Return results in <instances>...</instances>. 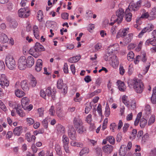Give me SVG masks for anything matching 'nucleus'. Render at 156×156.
Returning a JSON list of instances; mask_svg holds the SVG:
<instances>
[{
	"label": "nucleus",
	"mask_w": 156,
	"mask_h": 156,
	"mask_svg": "<svg viewBox=\"0 0 156 156\" xmlns=\"http://www.w3.org/2000/svg\"><path fill=\"white\" fill-rule=\"evenodd\" d=\"M22 129L20 126L16 127L13 131L14 134L15 135L19 136L21 132Z\"/></svg>",
	"instance_id": "obj_29"
},
{
	"label": "nucleus",
	"mask_w": 156,
	"mask_h": 156,
	"mask_svg": "<svg viewBox=\"0 0 156 156\" xmlns=\"http://www.w3.org/2000/svg\"><path fill=\"white\" fill-rule=\"evenodd\" d=\"M9 81L5 75L2 74L0 77V84L2 87L5 88V87H7L9 86Z\"/></svg>",
	"instance_id": "obj_7"
},
{
	"label": "nucleus",
	"mask_w": 156,
	"mask_h": 156,
	"mask_svg": "<svg viewBox=\"0 0 156 156\" xmlns=\"http://www.w3.org/2000/svg\"><path fill=\"white\" fill-rule=\"evenodd\" d=\"M37 82L35 78L33 77L32 78L30 84L33 87H35L37 84Z\"/></svg>",
	"instance_id": "obj_46"
},
{
	"label": "nucleus",
	"mask_w": 156,
	"mask_h": 156,
	"mask_svg": "<svg viewBox=\"0 0 156 156\" xmlns=\"http://www.w3.org/2000/svg\"><path fill=\"white\" fill-rule=\"evenodd\" d=\"M33 30L34 34L35 37L37 39H39L40 37L39 34L38 27L36 25L34 26L33 28Z\"/></svg>",
	"instance_id": "obj_24"
},
{
	"label": "nucleus",
	"mask_w": 156,
	"mask_h": 156,
	"mask_svg": "<svg viewBox=\"0 0 156 156\" xmlns=\"http://www.w3.org/2000/svg\"><path fill=\"white\" fill-rule=\"evenodd\" d=\"M29 10H26L25 8L20 9L18 11L19 16L23 18H27L29 16Z\"/></svg>",
	"instance_id": "obj_9"
},
{
	"label": "nucleus",
	"mask_w": 156,
	"mask_h": 156,
	"mask_svg": "<svg viewBox=\"0 0 156 156\" xmlns=\"http://www.w3.org/2000/svg\"><path fill=\"white\" fill-rule=\"evenodd\" d=\"M129 126V125L128 123H125L124 124L123 128V131L124 133H125L127 131Z\"/></svg>",
	"instance_id": "obj_54"
},
{
	"label": "nucleus",
	"mask_w": 156,
	"mask_h": 156,
	"mask_svg": "<svg viewBox=\"0 0 156 156\" xmlns=\"http://www.w3.org/2000/svg\"><path fill=\"white\" fill-rule=\"evenodd\" d=\"M133 35L132 34H129L123 39V41L125 44H128L131 41Z\"/></svg>",
	"instance_id": "obj_28"
},
{
	"label": "nucleus",
	"mask_w": 156,
	"mask_h": 156,
	"mask_svg": "<svg viewBox=\"0 0 156 156\" xmlns=\"http://www.w3.org/2000/svg\"><path fill=\"white\" fill-rule=\"evenodd\" d=\"M64 85H64L63 83V80H62L61 79H59L58 80L57 83V88L60 89H62Z\"/></svg>",
	"instance_id": "obj_34"
},
{
	"label": "nucleus",
	"mask_w": 156,
	"mask_h": 156,
	"mask_svg": "<svg viewBox=\"0 0 156 156\" xmlns=\"http://www.w3.org/2000/svg\"><path fill=\"white\" fill-rule=\"evenodd\" d=\"M144 111L146 114L147 115L150 114L151 112V110L150 106L149 105H146Z\"/></svg>",
	"instance_id": "obj_39"
},
{
	"label": "nucleus",
	"mask_w": 156,
	"mask_h": 156,
	"mask_svg": "<svg viewBox=\"0 0 156 156\" xmlns=\"http://www.w3.org/2000/svg\"><path fill=\"white\" fill-rule=\"evenodd\" d=\"M127 148L125 145H122L120 148L119 154L120 156H124L126 153Z\"/></svg>",
	"instance_id": "obj_20"
},
{
	"label": "nucleus",
	"mask_w": 156,
	"mask_h": 156,
	"mask_svg": "<svg viewBox=\"0 0 156 156\" xmlns=\"http://www.w3.org/2000/svg\"><path fill=\"white\" fill-rule=\"evenodd\" d=\"M137 131L136 129H133L131 132V135L129 137L130 139H134L137 135Z\"/></svg>",
	"instance_id": "obj_36"
},
{
	"label": "nucleus",
	"mask_w": 156,
	"mask_h": 156,
	"mask_svg": "<svg viewBox=\"0 0 156 156\" xmlns=\"http://www.w3.org/2000/svg\"><path fill=\"white\" fill-rule=\"evenodd\" d=\"M110 111L109 108H108L107 106L105 108V115L106 117H108L109 116L110 114Z\"/></svg>",
	"instance_id": "obj_56"
},
{
	"label": "nucleus",
	"mask_w": 156,
	"mask_h": 156,
	"mask_svg": "<svg viewBox=\"0 0 156 156\" xmlns=\"http://www.w3.org/2000/svg\"><path fill=\"white\" fill-rule=\"evenodd\" d=\"M27 121L29 125L33 124L34 122V120L31 118H27Z\"/></svg>",
	"instance_id": "obj_53"
},
{
	"label": "nucleus",
	"mask_w": 156,
	"mask_h": 156,
	"mask_svg": "<svg viewBox=\"0 0 156 156\" xmlns=\"http://www.w3.org/2000/svg\"><path fill=\"white\" fill-rule=\"evenodd\" d=\"M80 56H76L75 57H73L70 58L68 59V61L70 63L76 62L78 61L80 59Z\"/></svg>",
	"instance_id": "obj_30"
},
{
	"label": "nucleus",
	"mask_w": 156,
	"mask_h": 156,
	"mask_svg": "<svg viewBox=\"0 0 156 156\" xmlns=\"http://www.w3.org/2000/svg\"><path fill=\"white\" fill-rule=\"evenodd\" d=\"M26 58L24 56H21L18 60V67L21 70L25 69L27 66Z\"/></svg>",
	"instance_id": "obj_4"
},
{
	"label": "nucleus",
	"mask_w": 156,
	"mask_h": 156,
	"mask_svg": "<svg viewBox=\"0 0 156 156\" xmlns=\"http://www.w3.org/2000/svg\"><path fill=\"white\" fill-rule=\"evenodd\" d=\"M154 28V26L152 24H149L147 26L145 27V29H146L147 32H149L153 30Z\"/></svg>",
	"instance_id": "obj_45"
},
{
	"label": "nucleus",
	"mask_w": 156,
	"mask_h": 156,
	"mask_svg": "<svg viewBox=\"0 0 156 156\" xmlns=\"http://www.w3.org/2000/svg\"><path fill=\"white\" fill-rule=\"evenodd\" d=\"M98 114L100 116H101L102 115V109H101V105L100 104L98 105V106L97 108V109Z\"/></svg>",
	"instance_id": "obj_52"
},
{
	"label": "nucleus",
	"mask_w": 156,
	"mask_h": 156,
	"mask_svg": "<svg viewBox=\"0 0 156 156\" xmlns=\"http://www.w3.org/2000/svg\"><path fill=\"white\" fill-rule=\"evenodd\" d=\"M119 70L120 74L122 75H123L125 72V70L123 67L121 65L120 66Z\"/></svg>",
	"instance_id": "obj_55"
},
{
	"label": "nucleus",
	"mask_w": 156,
	"mask_h": 156,
	"mask_svg": "<svg viewBox=\"0 0 156 156\" xmlns=\"http://www.w3.org/2000/svg\"><path fill=\"white\" fill-rule=\"evenodd\" d=\"M21 88L24 91H27L29 90L28 84L26 80H24L21 82Z\"/></svg>",
	"instance_id": "obj_22"
},
{
	"label": "nucleus",
	"mask_w": 156,
	"mask_h": 156,
	"mask_svg": "<svg viewBox=\"0 0 156 156\" xmlns=\"http://www.w3.org/2000/svg\"><path fill=\"white\" fill-rule=\"evenodd\" d=\"M92 120V115L91 114H89L86 118V121L89 124H90Z\"/></svg>",
	"instance_id": "obj_48"
},
{
	"label": "nucleus",
	"mask_w": 156,
	"mask_h": 156,
	"mask_svg": "<svg viewBox=\"0 0 156 156\" xmlns=\"http://www.w3.org/2000/svg\"><path fill=\"white\" fill-rule=\"evenodd\" d=\"M55 150L56 151L57 154L59 156L61 155L62 152L61 150V148L59 145H57L55 147Z\"/></svg>",
	"instance_id": "obj_41"
},
{
	"label": "nucleus",
	"mask_w": 156,
	"mask_h": 156,
	"mask_svg": "<svg viewBox=\"0 0 156 156\" xmlns=\"http://www.w3.org/2000/svg\"><path fill=\"white\" fill-rule=\"evenodd\" d=\"M38 111L39 113V116H42L43 115L44 109L43 108H40L38 109Z\"/></svg>",
	"instance_id": "obj_63"
},
{
	"label": "nucleus",
	"mask_w": 156,
	"mask_h": 156,
	"mask_svg": "<svg viewBox=\"0 0 156 156\" xmlns=\"http://www.w3.org/2000/svg\"><path fill=\"white\" fill-rule=\"evenodd\" d=\"M107 140L110 144L112 145L114 144L115 140L113 136H110L107 137Z\"/></svg>",
	"instance_id": "obj_37"
},
{
	"label": "nucleus",
	"mask_w": 156,
	"mask_h": 156,
	"mask_svg": "<svg viewBox=\"0 0 156 156\" xmlns=\"http://www.w3.org/2000/svg\"><path fill=\"white\" fill-rule=\"evenodd\" d=\"M89 152V150L86 147H83L80 153V156H82L84 154L88 153Z\"/></svg>",
	"instance_id": "obj_38"
},
{
	"label": "nucleus",
	"mask_w": 156,
	"mask_h": 156,
	"mask_svg": "<svg viewBox=\"0 0 156 156\" xmlns=\"http://www.w3.org/2000/svg\"><path fill=\"white\" fill-rule=\"evenodd\" d=\"M112 58L110 61L112 62V65L113 67H116L119 64L118 59L116 56L113 55L111 56Z\"/></svg>",
	"instance_id": "obj_18"
},
{
	"label": "nucleus",
	"mask_w": 156,
	"mask_h": 156,
	"mask_svg": "<svg viewBox=\"0 0 156 156\" xmlns=\"http://www.w3.org/2000/svg\"><path fill=\"white\" fill-rule=\"evenodd\" d=\"M58 130L61 133H64L65 132V128L63 126H60L58 127Z\"/></svg>",
	"instance_id": "obj_64"
},
{
	"label": "nucleus",
	"mask_w": 156,
	"mask_h": 156,
	"mask_svg": "<svg viewBox=\"0 0 156 156\" xmlns=\"http://www.w3.org/2000/svg\"><path fill=\"white\" fill-rule=\"evenodd\" d=\"M0 108L4 111L6 110V107L1 101H0Z\"/></svg>",
	"instance_id": "obj_57"
},
{
	"label": "nucleus",
	"mask_w": 156,
	"mask_h": 156,
	"mask_svg": "<svg viewBox=\"0 0 156 156\" xmlns=\"http://www.w3.org/2000/svg\"><path fill=\"white\" fill-rule=\"evenodd\" d=\"M31 49H32L34 51L39 52L44 50L43 46L38 42H37L35 46L34 47L31 48Z\"/></svg>",
	"instance_id": "obj_13"
},
{
	"label": "nucleus",
	"mask_w": 156,
	"mask_h": 156,
	"mask_svg": "<svg viewBox=\"0 0 156 156\" xmlns=\"http://www.w3.org/2000/svg\"><path fill=\"white\" fill-rule=\"evenodd\" d=\"M47 118H45L42 121V124L45 128H47L48 126V120Z\"/></svg>",
	"instance_id": "obj_51"
},
{
	"label": "nucleus",
	"mask_w": 156,
	"mask_h": 156,
	"mask_svg": "<svg viewBox=\"0 0 156 156\" xmlns=\"http://www.w3.org/2000/svg\"><path fill=\"white\" fill-rule=\"evenodd\" d=\"M29 53L35 58L38 57L40 55V52L34 51L32 49H30L29 50Z\"/></svg>",
	"instance_id": "obj_26"
},
{
	"label": "nucleus",
	"mask_w": 156,
	"mask_h": 156,
	"mask_svg": "<svg viewBox=\"0 0 156 156\" xmlns=\"http://www.w3.org/2000/svg\"><path fill=\"white\" fill-rule=\"evenodd\" d=\"M156 38H151L147 40L145 42L146 45H149L150 44L154 46L156 45Z\"/></svg>",
	"instance_id": "obj_25"
},
{
	"label": "nucleus",
	"mask_w": 156,
	"mask_h": 156,
	"mask_svg": "<svg viewBox=\"0 0 156 156\" xmlns=\"http://www.w3.org/2000/svg\"><path fill=\"white\" fill-rule=\"evenodd\" d=\"M116 45H113L112 46H110L108 48V53L106 55H105L104 56V59L106 61H110L111 60V58L112 57H111V56H112V55H110L111 53H112L113 51H115L117 50L115 49H113L112 48L113 46H115Z\"/></svg>",
	"instance_id": "obj_8"
},
{
	"label": "nucleus",
	"mask_w": 156,
	"mask_h": 156,
	"mask_svg": "<svg viewBox=\"0 0 156 156\" xmlns=\"http://www.w3.org/2000/svg\"><path fill=\"white\" fill-rule=\"evenodd\" d=\"M130 11L129 9H126L125 12V18L127 22H130L132 19V13L129 12Z\"/></svg>",
	"instance_id": "obj_15"
},
{
	"label": "nucleus",
	"mask_w": 156,
	"mask_h": 156,
	"mask_svg": "<svg viewBox=\"0 0 156 156\" xmlns=\"http://www.w3.org/2000/svg\"><path fill=\"white\" fill-rule=\"evenodd\" d=\"M129 85L130 87L133 86L135 91L137 93H141L143 90L144 85L142 82L136 78L128 82Z\"/></svg>",
	"instance_id": "obj_1"
},
{
	"label": "nucleus",
	"mask_w": 156,
	"mask_h": 156,
	"mask_svg": "<svg viewBox=\"0 0 156 156\" xmlns=\"http://www.w3.org/2000/svg\"><path fill=\"white\" fill-rule=\"evenodd\" d=\"M27 66L28 67H31L34 63V59L33 57L29 56L26 59Z\"/></svg>",
	"instance_id": "obj_16"
},
{
	"label": "nucleus",
	"mask_w": 156,
	"mask_h": 156,
	"mask_svg": "<svg viewBox=\"0 0 156 156\" xmlns=\"http://www.w3.org/2000/svg\"><path fill=\"white\" fill-rule=\"evenodd\" d=\"M43 17V12L41 10H39L37 12V18L38 20L41 21Z\"/></svg>",
	"instance_id": "obj_44"
},
{
	"label": "nucleus",
	"mask_w": 156,
	"mask_h": 156,
	"mask_svg": "<svg viewBox=\"0 0 156 156\" xmlns=\"http://www.w3.org/2000/svg\"><path fill=\"white\" fill-rule=\"evenodd\" d=\"M69 14L66 12H64L62 14V17L64 20H68L69 18Z\"/></svg>",
	"instance_id": "obj_50"
},
{
	"label": "nucleus",
	"mask_w": 156,
	"mask_h": 156,
	"mask_svg": "<svg viewBox=\"0 0 156 156\" xmlns=\"http://www.w3.org/2000/svg\"><path fill=\"white\" fill-rule=\"evenodd\" d=\"M140 60L144 62H145L147 60L146 55L145 53H143L140 55Z\"/></svg>",
	"instance_id": "obj_43"
},
{
	"label": "nucleus",
	"mask_w": 156,
	"mask_h": 156,
	"mask_svg": "<svg viewBox=\"0 0 156 156\" xmlns=\"http://www.w3.org/2000/svg\"><path fill=\"white\" fill-rule=\"evenodd\" d=\"M141 6L140 1H138L136 3L132 2L130 3L127 9H129L130 11L133 10L135 11L138 10Z\"/></svg>",
	"instance_id": "obj_6"
},
{
	"label": "nucleus",
	"mask_w": 156,
	"mask_h": 156,
	"mask_svg": "<svg viewBox=\"0 0 156 156\" xmlns=\"http://www.w3.org/2000/svg\"><path fill=\"white\" fill-rule=\"evenodd\" d=\"M147 31L146 30V29H145V27L143 29L141 32L138 35V36L139 37H141L142 36V35L145 32H147Z\"/></svg>",
	"instance_id": "obj_60"
},
{
	"label": "nucleus",
	"mask_w": 156,
	"mask_h": 156,
	"mask_svg": "<svg viewBox=\"0 0 156 156\" xmlns=\"http://www.w3.org/2000/svg\"><path fill=\"white\" fill-rule=\"evenodd\" d=\"M124 14V11L122 9H119L116 12V16L117 18L114 20L115 22H117L118 24L120 23L122 21Z\"/></svg>",
	"instance_id": "obj_5"
},
{
	"label": "nucleus",
	"mask_w": 156,
	"mask_h": 156,
	"mask_svg": "<svg viewBox=\"0 0 156 156\" xmlns=\"http://www.w3.org/2000/svg\"><path fill=\"white\" fill-rule=\"evenodd\" d=\"M5 62L7 66L10 69L13 70L16 66L15 60L11 55H8L6 57Z\"/></svg>",
	"instance_id": "obj_2"
},
{
	"label": "nucleus",
	"mask_w": 156,
	"mask_h": 156,
	"mask_svg": "<svg viewBox=\"0 0 156 156\" xmlns=\"http://www.w3.org/2000/svg\"><path fill=\"white\" fill-rule=\"evenodd\" d=\"M62 141L63 143V145L69 144V139L65 135H63Z\"/></svg>",
	"instance_id": "obj_35"
},
{
	"label": "nucleus",
	"mask_w": 156,
	"mask_h": 156,
	"mask_svg": "<svg viewBox=\"0 0 156 156\" xmlns=\"http://www.w3.org/2000/svg\"><path fill=\"white\" fill-rule=\"evenodd\" d=\"M117 83L119 90L122 92L125 91L126 88L124 83L120 80H118Z\"/></svg>",
	"instance_id": "obj_21"
},
{
	"label": "nucleus",
	"mask_w": 156,
	"mask_h": 156,
	"mask_svg": "<svg viewBox=\"0 0 156 156\" xmlns=\"http://www.w3.org/2000/svg\"><path fill=\"white\" fill-rule=\"evenodd\" d=\"M129 28H127L122 30H120L118 33L116 37L119 38L120 37H124L128 33Z\"/></svg>",
	"instance_id": "obj_12"
},
{
	"label": "nucleus",
	"mask_w": 156,
	"mask_h": 156,
	"mask_svg": "<svg viewBox=\"0 0 156 156\" xmlns=\"http://www.w3.org/2000/svg\"><path fill=\"white\" fill-rule=\"evenodd\" d=\"M40 95L44 98L46 99V94L45 92L43 90H41L40 92Z\"/></svg>",
	"instance_id": "obj_61"
},
{
	"label": "nucleus",
	"mask_w": 156,
	"mask_h": 156,
	"mask_svg": "<svg viewBox=\"0 0 156 156\" xmlns=\"http://www.w3.org/2000/svg\"><path fill=\"white\" fill-rule=\"evenodd\" d=\"M147 123V120L144 118H142L140 120V125L141 128H144Z\"/></svg>",
	"instance_id": "obj_33"
},
{
	"label": "nucleus",
	"mask_w": 156,
	"mask_h": 156,
	"mask_svg": "<svg viewBox=\"0 0 156 156\" xmlns=\"http://www.w3.org/2000/svg\"><path fill=\"white\" fill-rule=\"evenodd\" d=\"M42 66V61L41 59H38L36 64L35 69L37 72L40 71Z\"/></svg>",
	"instance_id": "obj_17"
},
{
	"label": "nucleus",
	"mask_w": 156,
	"mask_h": 156,
	"mask_svg": "<svg viewBox=\"0 0 156 156\" xmlns=\"http://www.w3.org/2000/svg\"><path fill=\"white\" fill-rule=\"evenodd\" d=\"M51 88L50 87H48L46 90V94L48 97H51Z\"/></svg>",
	"instance_id": "obj_47"
},
{
	"label": "nucleus",
	"mask_w": 156,
	"mask_h": 156,
	"mask_svg": "<svg viewBox=\"0 0 156 156\" xmlns=\"http://www.w3.org/2000/svg\"><path fill=\"white\" fill-rule=\"evenodd\" d=\"M96 153L98 156H102V150L101 148H97L96 149Z\"/></svg>",
	"instance_id": "obj_59"
},
{
	"label": "nucleus",
	"mask_w": 156,
	"mask_h": 156,
	"mask_svg": "<svg viewBox=\"0 0 156 156\" xmlns=\"http://www.w3.org/2000/svg\"><path fill=\"white\" fill-rule=\"evenodd\" d=\"M15 94L16 97L21 98L24 96L25 93L19 89H17L15 90Z\"/></svg>",
	"instance_id": "obj_27"
},
{
	"label": "nucleus",
	"mask_w": 156,
	"mask_h": 156,
	"mask_svg": "<svg viewBox=\"0 0 156 156\" xmlns=\"http://www.w3.org/2000/svg\"><path fill=\"white\" fill-rule=\"evenodd\" d=\"M76 129L78 133L81 134H82L86 131V128L83 125L78 127V128H76Z\"/></svg>",
	"instance_id": "obj_32"
},
{
	"label": "nucleus",
	"mask_w": 156,
	"mask_h": 156,
	"mask_svg": "<svg viewBox=\"0 0 156 156\" xmlns=\"http://www.w3.org/2000/svg\"><path fill=\"white\" fill-rule=\"evenodd\" d=\"M68 134L70 139L73 140H76V135L75 129L73 128H72L68 131Z\"/></svg>",
	"instance_id": "obj_11"
},
{
	"label": "nucleus",
	"mask_w": 156,
	"mask_h": 156,
	"mask_svg": "<svg viewBox=\"0 0 156 156\" xmlns=\"http://www.w3.org/2000/svg\"><path fill=\"white\" fill-rule=\"evenodd\" d=\"M64 72L65 73H68V65L66 63H65L64 64V67L63 68Z\"/></svg>",
	"instance_id": "obj_58"
},
{
	"label": "nucleus",
	"mask_w": 156,
	"mask_h": 156,
	"mask_svg": "<svg viewBox=\"0 0 156 156\" xmlns=\"http://www.w3.org/2000/svg\"><path fill=\"white\" fill-rule=\"evenodd\" d=\"M73 124L75 127L78 128V127L83 125V123L81 119L79 118H75L73 120Z\"/></svg>",
	"instance_id": "obj_14"
},
{
	"label": "nucleus",
	"mask_w": 156,
	"mask_h": 156,
	"mask_svg": "<svg viewBox=\"0 0 156 156\" xmlns=\"http://www.w3.org/2000/svg\"><path fill=\"white\" fill-rule=\"evenodd\" d=\"M156 18V7L153 8L150 13L149 20H152Z\"/></svg>",
	"instance_id": "obj_23"
},
{
	"label": "nucleus",
	"mask_w": 156,
	"mask_h": 156,
	"mask_svg": "<svg viewBox=\"0 0 156 156\" xmlns=\"http://www.w3.org/2000/svg\"><path fill=\"white\" fill-rule=\"evenodd\" d=\"M62 111L61 108L60 107H58L57 108L56 113L57 116L59 118H61L62 116Z\"/></svg>",
	"instance_id": "obj_42"
},
{
	"label": "nucleus",
	"mask_w": 156,
	"mask_h": 156,
	"mask_svg": "<svg viewBox=\"0 0 156 156\" xmlns=\"http://www.w3.org/2000/svg\"><path fill=\"white\" fill-rule=\"evenodd\" d=\"M155 120V116L153 115L151 116L149 120L148 125H150L153 123L154 122Z\"/></svg>",
	"instance_id": "obj_49"
},
{
	"label": "nucleus",
	"mask_w": 156,
	"mask_h": 156,
	"mask_svg": "<svg viewBox=\"0 0 156 156\" xmlns=\"http://www.w3.org/2000/svg\"><path fill=\"white\" fill-rule=\"evenodd\" d=\"M84 80L87 83H88L91 81L90 76H85L84 78Z\"/></svg>",
	"instance_id": "obj_62"
},
{
	"label": "nucleus",
	"mask_w": 156,
	"mask_h": 156,
	"mask_svg": "<svg viewBox=\"0 0 156 156\" xmlns=\"http://www.w3.org/2000/svg\"><path fill=\"white\" fill-rule=\"evenodd\" d=\"M29 100L26 97L23 98L21 100V105L23 108L24 110H31L33 108L32 105H29Z\"/></svg>",
	"instance_id": "obj_3"
},
{
	"label": "nucleus",
	"mask_w": 156,
	"mask_h": 156,
	"mask_svg": "<svg viewBox=\"0 0 156 156\" xmlns=\"http://www.w3.org/2000/svg\"><path fill=\"white\" fill-rule=\"evenodd\" d=\"M134 54L132 51H130L127 54V58L129 61H132L134 57Z\"/></svg>",
	"instance_id": "obj_40"
},
{
	"label": "nucleus",
	"mask_w": 156,
	"mask_h": 156,
	"mask_svg": "<svg viewBox=\"0 0 156 156\" xmlns=\"http://www.w3.org/2000/svg\"><path fill=\"white\" fill-rule=\"evenodd\" d=\"M113 147L110 145L107 144L102 147L103 151L105 154H109L111 153L113 150Z\"/></svg>",
	"instance_id": "obj_10"
},
{
	"label": "nucleus",
	"mask_w": 156,
	"mask_h": 156,
	"mask_svg": "<svg viewBox=\"0 0 156 156\" xmlns=\"http://www.w3.org/2000/svg\"><path fill=\"white\" fill-rule=\"evenodd\" d=\"M15 108L16 109L17 113L20 116H23L25 114L24 113L22 106L20 105H18L16 107H15Z\"/></svg>",
	"instance_id": "obj_19"
},
{
	"label": "nucleus",
	"mask_w": 156,
	"mask_h": 156,
	"mask_svg": "<svg viewBox=\"0 0 156 156\" xmlns=\"http://www.w3.org/2000/svg\"><path fill=\"white\" fill-rule=\"evenodd\" d=\"M1 42L2 43H7L9 39L7 35L4 34L2 35L0 37Z\"/></svg>",
	"instance_id": "obj_31"
}]
</instances>
